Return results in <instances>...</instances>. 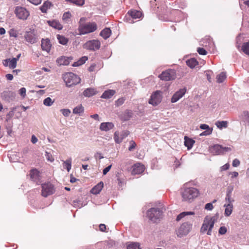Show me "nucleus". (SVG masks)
Segmentation results:
<instances>
[{
    "label": "nucleus",
    "mask_w": 249,
    "mask_h": 249,
    "mask_svg": "<svg viewBox=\"0 0 249 249\" xmlns=\"http://www.w3.org/2000/svg\"><path fill=\"white\" fill-rule=\"evenodd\" d=\"M163 208H152L147 211L149 219L154 223L159 222L162 217Z\"/></svg>",
    "instance_id": "nucleus-1"
},
{
    "label": "nucleus",
    "mask_w": 249,
    "mask_h": 249,
    "mask_svg": "<svg viewBox=\"0 0 249 249\" xmlns=\"http://www.w3.org/2000/svg\"><path fill=\"white\" fill-rule=\"evenodd\" d=\"M198 194V190L193 187L184 188L181 192L183 200L186 201H191L196 198Z\"/></svg>",
    "instance_id": "nucleus-2"
},
{
    "label": "nucleus",
    "mask_w": 249,
    "mask_h": 249,
    "mask_svg": "<svg viewBox=\"0 0 249 249\" xmlns=\"http://www.w3.org/2000/svg\"><path fill=\"white\" fill-rule=\"evenodd\" d=\"M63 78L66 86L68 87L79 84L81 81L80 78L72 72H68L64 74Z\"/></svg>",
    "instance_id": "nucleus-3"
},
{
    "label": "nucleus",
    "mask_w": 249,
    "mask_h": 249,
    "mask_svg": "<svg viewBox=\"0 0 249 249\" xmlns=\"http://www.w3.org/2000/svg\"><path fill=\"white\" fill-rule=\"evenodd\" d=\"M97 29V26L95 23H89L85 24H80L79 27L80 35H85L95 31Z\"/></svg>",
    "instance_id": "nucleus-4"
},
{
    "label": "nucleus",
    "mask_w": 249,
    "mask_h": 249,
    "mask_svg": "<svg viewBox=\"0 0 249 249\" xmlns=\"http://www.w3.org/2000/svg\"><path fill=\"white\" fill-rule=\"evenodd\" d=\"M211 153L213 155H222L227 152L231 151V148L229 147H223L222 145L216 144L210 147L209 149Z\"/></svg>",
    "instance_id": "nucleus-5"
},
{
    "label": "nucleus",
    "mask_w": 249,
    "mask_h": 249,
    "mask_svg": "<svg viewBox=\"0 0 249 249\" xmlns=\"http://www.w3.org/2000/svg\"><path fill=\"white\" fill-rule=\"evenodd\" d=\"M25 40L31 44L36 43L38 40V36L36 31L34 29H30L25 32L24 36Z\"/></svg>",
    "instance_id": "nucleus-6"
},
{
    "label": "nucleus",
    "mask_w": 249,
    "mask_h": 249,
    "mask_svg": "<svg viewBox=\"0 0 249 249\" xmlns=\"http://www.w3.org/2000/svg\"><path fill=\"white\" fill-rule=\"evenodd\" d=\"M41 187V195L45 197L53 194L55 192L54 186L50 182L42 184Z\"/></svg>",
    "instance_id": "nucleus-7"
},
{
    "label": "nucleus",
    "mask_w": 249,
    "mask_h": 249,
    "mask_svg": "<svg viewBox=\"0 0 249 249\" xmlns=\"http://www.w3.org/2000/svg\"><path fill=\"white\" fill-rule=\"evenodd\" d=\"M159 77L162 80L170 81L174 80L176 77V72L174 70H168L165 71H163L160 75Z\"/></svg>",
    "instance_id": "nucleus-8"
},
{
    "label": "nucleus",
    "mask_w": 249,
    "mask_h": 249,
    "mask_svg": "<svg viewBox=\"0 0 249 249\" xmlns=\"http://www.w3.org/2000/svg\"><path fill=\"white\" fill-rule=\"evenodd\" d=\"M100 42L98 40L93 39L86 42L83 45V48L90 51H95L100 48Z\"/></svg>",
    "instance_id": "nucleus-9"
},
{
    "label": "nucleus",
    "mask_w": 249,
    "mask_h": 249,
    "mask_svg": "<svg viewBox=\"0 0 249 249\" xmlns=\"http://www.w3.org/2000/svg\"><path fill=\"white\" fill-rule=\"evenodd\" d=\"M192 225L188 222L183 223L177 231L178 236L182 237L187 235L191 228Z\"/></svg>",
    "instance_id": "nucleus-10"
},
{
    "label": "nucleus",
    "mask_w": 249,
    "mask_h": 249,
    "mask_svg": "<svg viewBox=\"0 0 249 249\" xmlns=\"http://www.w3.org/2000/svg\"><path fill=\"white\" fill-rule=\"evenodd\" d=\"M162 92L160 90H157L151 96V98L149 100V103L153 106L158 105L161 101Z\"/></svg>",
    "instance_id": "nucleus-11"
},
{
    "label": "nucleus",
    "mask_w": 249,
    "mask_h": 249,
    "mask_svg": "<svg viewBox=\"0 0 249 249\" xmlns=\"http://www.w3.org/2000/svg\"><path fill=\"white\" fill-rule=\"evenodd\" d=\"M15 12L17 17L19 19H26L29 15V12L22 7H17Z\"/></svg>",
    "instance_id": "nucleus-12"
},
{
    "label": "nucleus",
    "mask_w": 249,
    "mask_h": 249,
    "mask_svg": "<svg viewBox=\"0 0 249 249\" xmlns=\"http://www.w3.org/2000/svg\"><path fill=\"white\" fill-rule=\"evenodd\" d=\"M186 91V89H181L177 91L171 98L172 103H176L185 94Z\"/></svg>",
    "instance_id": "nucleus-13"
},
{
    "label": "nucleus",
    "mask_w": 249,
    "mask_h": 249,
    "mask_svg": "<svg viewBox=\"0 0 249 249\" xmlns=\"http://www.w3.org/2000/svg\"><path fill=\"white\" fill-rule=\"evenodd\" d=\"M144 170V167L140 163L135 164L133 166L132 174L137 175L142 173Z\"/></svg>",
    "instance_id": "nucleus-14"
},
{
    "label": "nucleus",
    "mask_w": 249,
    "mask_h": 249,
    "mask_svg": "<svg viewBox=\"0 0 249 249\" xmlns=\"http://www.w3.org/2000/svg\"><path fill=\"white\" fill-rule=\"evenodd\" d=\"M233 190V186L232 185H230L228 186L225 197V201L227 203H232L234 201V199L231 197V195Z\"/></svg>",
    "instance_id": "nucleus-15"
},
{
    "label": "nucleus",
    "mask_w": 249,
    "mask_h": 249,
    "mask_svg": "<svg viewBox=\"0 0 249 249\" xmlns=\"http://www.w3.org/2000/svg\"><path fill=\"white\" fill-rule=\"evenodd\" d=\"M51 44L49 39H42L41 40V48L43 51L49 53L51 50Z\"/></svg>",
    "instance_id": "nucleus-16"
},
{
    "label": "nucleus",
    "mask_w": 249,
    "mask_h": 249,
    "mask_svg": "<svg viewBox=\"0 0 249 249\" xmlns=\"http://www.w3.org/2000/svg\"><path fill=\"white\" fill-rule=\"evenodd\" d=\"M216 221V218L214 216L211 217L210 218H208L207 217V225H208L209 226V229L207 231V234L208 235H211L212 233V230L214 224Z\"/></svg>",
    "instance_id": "nucleus-17"
},
{
    "label": "nucleus",
    "mask_w": 249,
    "mask_h": 249,
    "mask_svg": "<svg viewBox=\"0 0 249 249\" xmlns=\"http://www.w3.org/2000/svg\"><path fill=\"white\" fill-rule=\"evenodd\" d=\"M71 59L66 56H61L57 59L56 62L59 65H68Z\"/></svg>",
    "instance_id": "nucleus-18"
},
{
    "label": "nucleus",
    "mask_w": 249,
    "mask_h": 249,
    "mask_svg": "<svg viewBox=\"0 0 249 249\" xmlns=\"http://www.w3.org/2000/svg\"><path fill=\"white\" fill-rule=\"evenodd\" d=\"M97 90L92 88H89L86 89L83 92V94L85 97H90L97 93Z\"/></svg>",
    "instance_id": "nucleus-19"
},
{
    "label": "nucleus",
    "mask_w": 249,
    "mask_h": 249,
    "mask_svg": "<svg viewBox=\"0 0 249 249\" xmlns=\"http://www.w3.org/2000/svg\"><path fill=\"white\" fill-rule=\"evenodd\" d=\"M114 124L110 122L102 123L100 124V129L102 131H107L113 128Z\"/></svg>",
    "instance_id": "nucleus-20"
},
{
    "label": "nucleus",
    "mask_w": 249,
    "mask_h": 249,
    "mask_svg": "<svg viewBox=\"0 0 249 249\" xmlns=\"http://www.w3.org/2000/svg\"><path fill=\"white\" fill-rule=\"evenodd\" d=\"M30 178L34 181L37 182L40 179L39 172L36 169H33L31 170Z\"/></svg>",
    "instance_id": "nucleus-21"
},
{
    "label": "nucleus",
    "mask_w": 249,
    "mask_h": 249,
    "mask_svg": "<svg viewBox=\"0 0 249 249\" xmlns=\"http://www.w3.org/2000/svg\"><path fill=\"white\" fill-rule=\"evenodd\" d=\"M103 186V182L102 181L100 182L91 190V193L94 195L99 194L102 190Z\"/></svg>",
    "instance_id": "nucleus-22"
},
{
    "label": "nucleus",
    "mask_w": 249,
    "mask_h": 249,
    "mask_svg": "<svg viewBox=\"0 0 249 249\" xmlns=\"http://www.w3.org/2000/svg\"><path fill=\"white\" fill-rule=\"evenodd\" d=\"M224 207H225L224 213L225 216H230L233 210V205L232 203H228L227 204H224Z\"/></svg>",
    "instance_id": "nucleus-23"
},
{
    "label": "nucleus",
    "mask_w": 249,
    "mask_h": 249,
    "mask_svg": "<svg viewBox=\"0 0 249 249\" xmlns=\"http://www.w3.org/2000/svg\"><path fill=\"white\" fill-rule=\"evenodd\" d=\"M115 93V90L112 89H108L104 91L101 97L104 99H110L114 95Z\"/></svg>",
    "instance_id": "nucleus-24"
},
{
    "label": "nucleus",
    "mask_w": 249,
    "mask_h": 249,
    "mask_svg": "<svg viewBox=\"0 0 249 249\" xmlns=\"http://www.w3.org/2000/svg\"><path fill=\"white\" fill-rule=\"evenodd\" d=\"M195 141L192 139H190L187 136L184 137V145L186 146L188 149H190L192 148Z\"/></svg>",
    "instance_id": "nucleus-25"
},
{
    "label": "nucleus",
    "mask_w": 249,
    "mask_h": 249,
    "mask_svg": "<svg viewBox=\"0 0 249 249\" xmlns=\"http://www.w3.org/2000/svg\"><path fill=\"white\" fill-rule=\"evenodd\" d=\"M111 34V31L108 28H106L103 30L100 33V35L102 36L104 39L108 38Z\"/></svg>",
    "instance_id": "nucleus-26"
},
{
    "label": "nucleus",
    "mask_w": 249,
    "mask_h": 249,
    "mask_svg": "<svg viewBox=\"0 0 249 249\" xmlns=\"http://www.w3.org/2000/svg\"><path fill=\"white\" fill-rule=\"evenodd\" d=\"M128 14L131 16L133 19L139 18L142 17V13L137 10H132L128 12Z\"/></svg>",
    "instance_id": "nucleus-27"
},
{
    "label": "nucleus",
    "mask_w": 249,
    "mask_h": 249,
    "mask_svg": "<svg viewBox=\"0 0 249 249\" xmlns=\"http://www.w3.org/2000/svg\"><path fill=\"white\" fill-rule=\"evenodd\" d=\"M186 64L190 68L193 69L198 64V63L196 59L192 58L186 61Z\"/></svg>",
    "instance_id": "nucleus-28"
},
{
    "label": "nucleus",
    "mask_w": 249,
    "mask_h": 249,
    "mask_svg": "<svg viewBox=\"0 0 249 249\" xmlns=\"http://www.w3.org/2000/svg\"><path fill=\"white\" fill-rule=\"evenodd\" d=\"M49 25L52 27L61 30L62 29L63 26L62 25L57 21L53 20V21H48Z\"/></svg>",
    "instance_id": "nucleus-29"
},
{
    "label": "nucleus",
    "mask_w": 249,
    "mask_h": 249,
    "mask_svg": "<svg viewBox=\"0 0 249 249\" xmlns=\"http://www.w3.org/2000/svg\"><path fill=\"white\" fill-rule=\"evenodd\" d=\"M88 60V57L84 56L80 58L77 61L75 62L72 64L73 67H78L84 64Z\"/></svg>",
    "instance_id": "nucleus-30"
},
{
    "label": "nucleus",
    "mask_w": 249,
    "mask_h": 249,
    "mask_svg": "<svg viewBox=\"0 0 249 249\" xmlns=\"http://www.w3.org/2000/svg\"><path fill=\"white\" fill-rule=\"evenodd\" d=\"M216 126L221 129L223 128H227L228 127V122L226 121H217L215 123Z\"/></svg>",
    "instance_id": "nucleus-31"
},
{
    "label": "nucleus",
    "mask_w": 249,
    "mask_h": 249,
    "mask_svg": "<svg viewBox=\"0 0 249 249\" xmlns=\"http://www.w3.org/2000/svg\"><path fill=\"white\" fill-rule=\"evenodd\" d=\"M195 214V213L194 212H182V213H180V214H179L177 216V218H176V220L178 221L180 220L183 217H185L186 215H193V214Z\"/></svg>",
    "instance_id": "nucleus-32"
},
{
    "label": "nucleus",
    "mask_w": 249,
    "mask_h": 249,
    "mask_svg": "<svg viewBox=\"0 0 249 249\" xmlns=\"http://www.w3.org/2000/svg\"><path fill=\"white\" fill-rule=\"evenodd\" d=\"M241 50L245 53L249 55V41L243 43Z\"/></svg>",
    "instance_id": "nucleus-33"
},
{
    "label": "nucleus",
    "mask_w": 249,
    "mask_h": 249,
    "mask_svg": "<svg viewBox=\"0 0 249 249\" xmlns=\"http://www.w3.org/2000/svg\"><path fill=\"white\" fill-rule=\"evenodd\" d=\"M63 166H66L67 170L69 172L71 167V159L69 158L63 162Z\"/></svg>",
    "instance_id": "nucleus-34"
},
{
    "label": "nucleus",
    "mask_w": 249,
    "mask_h": 249,
    "mask_svg": "<svg viewBox=\"0 0 249 249\" xmlns=\"http://www.w3.org/2000/svg\"><path fill=\"white\" fill-rule=\"evenodd\" d=\"M226 78V73L224 72H222L217 76V82L219 83H222L224 81Z\"/></svg>",
    "instance_id": "nucleus-35"
},
{
    "label": "nucleus",
    "mask_w": 249,
    "mask_h": 249,
    "mask_svg": "<svg viewBox=\"0 0 249 249\" xmlns=\"http://www.w3.org/2000/svg\"><path fill=\"white\" fill-rule=\"evenodd\" d=\"M18 59H15V58H13L11 59H10V61L9 63V67L10 69H14L17 67Z\"/></svg>",
    "instance_id": "nucleus-36"
},
{
    "label": "nucleus",
    "mask_w": 249,
    "mask_h": 249,
    "mask_svg": "<svg viewBox=\"0 0 249 249\" xmlns=\"http://www.w3.org/2000/svg\"><path fill=\"white\" fill-rule=\"evenodd\" d=\"M51 3L49 1L45 2L40 7V9L43 13H46L48 8L50 7Z\"/></svg>",
    "instance_id": "nucleus-37"
},
{
    "label": "nucleus",
    "mask_w": 249,
    "mask_h": 249,
    "mask_svg": "<svg viewBox=\"0 0 249 249\" xmlns=\"http://www.w3.org/2000/svg\"><path fill=\"white\" fill-rule=\"evenodd\" d=\"M57 38L59 43L62 45H66L68 43V39L62 36L57 35Z\"/></svg>",
    "instance_id": "nucleus-38"
},
{
    "label": "nucleus",
    "mask_w": 249,
    "mask_h": 249,
    "mask_svg": "<svg viewBox=\"0 0 249 249\" xmlns=\"http://www.w3.org/2000/svg\"><path fill=\"white\" fill-rule=\"evenodd\" d=\"M127 249H141L138 243H131L127 245Z\"/></svg>",
    "instance_id": "nucleus-39"
},
{
    "label": "nucleus",
    "mask_w": 249,
    "mask_h": 249,
    "mask_svg": "<svg viewBox=\"0 0 249 249\" xmlns=\"http://www.w3.org/2000/svg\"><path fill=\"white\" fill-rule=\"evenodd\" d=\"M207 217L205 218L204 223L201 228L200 231L201 232H205L209 229L208 225H207Z\"/></svg>",
    "instance_id": "nucleus-40"
},
{
    "label": "nucleus",
    "mask_w": 249,
    "mask_h": 249,
    "mask_svg": "<svg viewBox=\"0 0 249 249\" xmlns=\"http://www.w3.org/2000/svg\"><path fill=\"white\" fill-rule=\"evenodd\" d=\"M114 139L116 143H120L123 141L121 137H119V133L118 131L114 133Z\"/></svg>",
    "instance_id": "nucleus-41"
},
{
    "label": "nucleus",
    "mask_w": 249,
    "mask_h": 249,
    "mask_svg": "<svg viewBox=\"0 0 249 249\" xmlns=\"http://www.w3.org/2000/svg\"><path fill=\"white\" fill-rule=\"evenodd\" d=\"M71 17V14L70 12H65L64 13L63 16V19L66 22H68L70 21V19Z\"/></svg>",
    "instance_id": "nucleus-42"
},
{
    "label": "nucleus",
    "mask_w": 249,
    "mask_h": 249,
    "mask_svg": "<svg viewBox=\"0 0 249 249\" xmlns=\"http://www.w3.org/2000/svg\"><path fill=\"white\" fill-rule=\"evenodd\" d=\"M53 102L50 97H47L43 101L44 105L48 107L51 106L53 104Z\"/></svg>",
    "instance_id": "nucleus-43"
},
{
    "label": "nucleus",
    "mask_w": 249,
    "mask_h": 249,
    "mask_svg": "<svg viewBox=\"0 0 249 249\" xmlns=\"http://www.w3.org/2000/svg\"><path fill=\"white\" fill-rule=\"evenodd\" d=\"M212 132L213 128L211 127V129H208V130L204 131V132L201 133L199 135L200 136L210 135L212 133Z\"/></svg>",
    "instance_id": "nucleus-44"
},
{
    "label": "nucleus",
    "mask_w": 249,
    "mask_h": 249,
    "mask_svg": "<svg viewBox=\"0 0 249 249\" xmlns=\"http://www.w3.org/2000/svg\"><path fill=\"white\" fill-rule=\"evenodd\" d=\"M129 144L130 146L128 147V150L131 151L136 147V144L135 142L133 140H131L129 142Z\"/></svg>",
    "instance_id": "nucleus-45"
},
{
    "label": "nucleus",
    "mask_w": 249,
    "mask_h": 249,
    "mask_svg": "<svg viewBox=\"0 0 249 249\" xmlns=\"http://www.w3.org/2000/svg\"><path fill=\"white\" fill-rule=\"evenodd\" d=\"M45 157L48 161H50L51 162H53L54 160V159L52 155L48 152H45Z\"/></svg>",
    "instance_id": "nucleus-46"
},
{
    "label": "nucleus",
    "mask_w": 249,
    "mask_h": 249,
    "mask_svg": "<svg viewBox=\"0 0 249 249\" xmlns=\"http://www.w3.org/2000/svg\"><path fill=\"white\" fill-rule=\"evenodd\" d=\"M227 231V228L225 226H222L221 227L218 231V232L220 234L224 235L225 234Z\"/></svg>",
    "instance_id": "nucleus-47"
},
{
    "label": "nucleus",
    "mask_w": 249,
    "mask_h": 249,
    "mask_svg": "<svg viewBox=\"0 0 249 249\" xmlns=\"http://www.w3.org/2000/svg\"><path fill=\"white\" fill-rule=\"evenodd\" d=\"M197 52L200 55H206L207 53V52L203 48H198Z\"/></svg>",
    "instance_id": "nucleus-48"
},
{
    "label": "nucleus",
    "mask_w": 249,
    "mask_h": 249,
    "mask_svg": "<svg viewBox=\"0 0 249 249\" xmlns=\"http://www.w3.org/2000/svg\"><path fill=\"white\" fill-rule=\"evenodd\" d=\"M125 99L123 97L118 99L116 102V105L117 107H119L122 105L124 102Z\"/></svg>",
    "instance_id": "nucleus-49"
},
{
    "label": "nucleus",
    "mask_w": 249,
    "mask_h": 249,
    "mask_svg": "<svg viewBox=\"0 0 249 249\" xmlns=\"http://www.w3.org/2000/svg\"><path fill=\"white\" fill-rule=\"evenodd\" d=\"M129 134V131L128 130H124L122 132L121 134V138L123 140L124 139L126 138Z\"/></svg>",
    "instance_id": "nucleus-50"
},
{
    "label": "nucleus",
    "mask_w": 249,
    "mask_h": 249,
    "mask_svg": "<svg viewBox=\"0 0 249 249\" xmlns=\"http://www.w3.org/2000/svg\"><path fill=\"white\" fill-rule=\"evenodd\" d=\"M26 90L25 88H21L19 90V93L23 98H24V97H25V96L26 95Z\"/></svg>",
    "instance_id": "nucleus-51"
},
{
    "label": "nucleus",
    "mask_w": 249,
    "mask_h": 249,
    "mask_svg": "<svg viewBox=\"0 0 249 249\" xmlns=\"http://www.w3.org/2000/svg\"><path fill=\"white\" fill-rule=\"evenodd\" d=\"M243 116L244 117L245 120L247 122V123L249 124V112L248 111H244Z\"/></svg>",
    "instance_id": "nucleus-52"
},
{
    "label": "nucleus",
    "mask_w": 249,
    "mask_h": 249,
    "mask_svg": "<svg viewBox=\"0 0 249 249\" xmlns=\"http://www.w3.org/2000/svg\"><path fill=\"white\" fill-rule=\"evenodd\" d=\"M213 208V207L212 203H207L205 206V209L207 210L211 211Z\"/></svg>",
    "instance_id": "nucleus-53"
},
{
    "label": "nucleus",
    "mask_w": 249,
    "mask_h": 249,
    "mask_svg": "<svg viewBox=\"0 0 249 249\" xmlns=\"http://www.w3.org/2000/svg\"><path fill=\"white\" fill-rule=\"evenodd\" d=\"M60 111L63 115L66 117L69 116L71 113L70 110H60Z\"/></svg>",
    "instance_id": "nucleus-54"
},
{
    "label": "nucleus",
    "mask_w": 249,
    "mask_h": 249,
    "mask_svg": "<svg viewBox=\"0 0 249 249\" xmlns=\"http://www.w3.org/2000/svg\"><path fill=\"white\" fill-rule=\"evenodd\" d=\"M239 164L240 161L238 159H235L233 160L232 165L233 167H237L239 165Z\"/></svg>",
    "instance_id": "nucleus-55"
},
{
    "label": "nucleus",
    "mask_w": 249,
    "mask_h": 249,
    "mask_svg": "<svg viewBox=\"0 0 249 249\" xmlns=\"http://www.w3.org/2000/svg\"><path fill=\"white\" fill-rule=\"evenodd\" d=\"M200 128L201 129L207 130L208 129H211V128L209 127V126L206 124H201L200 125Z\"/></svg>",
    "instance_id": "nucleus-56"
},
{
    "label": "nucleus",
    "mask_w": 249,
    "mask_h": 249,
    "mask_svg": "<svg viewBox=\"0 0 249 249\" xmlns=\"http://www.w3.org/2000/svg\"><path fill=\"white\" fill-rule=\"evenodd\" d=\"M111 166H112V165H110L108 166L106 168H105L103 170V174L104 175H106L107 174V173L109 171V170H110V169L111 168Z\"/></svg>",
    "instance_id": "nucleus-57"
},
{
    "label": "nucleus",
    "mask_w": 249,
    "mask_h": 249,
    "mask_svg": "<svg viewBox=\"0 0 249 249\" xmlns=\"http://www.w3.org/2000/svg\"><path fill=\"white\" fill-rule=\"evenodd\" d=\"M229 167H230L229 164L226 163L225 165H224L221 167V168H220L221 171H223L227 170L229 168Z\"/></svg>",
    "instance_id": "nucleus-58"
},
{
    "label": "nucleus",
    "mask_w": 249,
    "mask_h": 249,
    "mask_svg": "<svg viewBox=\"0 0 249 249\" xmlns=\"http://www.w3.org/2000/svg\"><path fill=\"white\" fill-rule=\"evenodd\" d=\"M29 1H30L31 3L35 4V5H38L40 4L41 2V0H28Z\"/></svg>",
    "instance_id": "nucleus-59"
},
{
    "label": "nucleus",
    "mask_w": 249,
    "mask_h": 249,
    "mask_svg": "<svg viewBox=\"0 0 249 249\" xmlns=\"http://www.w3.org/2000/svg\"><path fill=\"white\" fill-rule=\"evenodd\" d=\"M96 159H102L104 158V157L102 156V154L100 152H96L94 156Z\"/></svg>",
    "instance_id": "nucleus-60"
},
{
    "label": "nucleus",
    "mask_w": 249,
    "mask_h": 249,
    "mask_svg": "<svg viewBox=\"0 0 249 249\" xmlns=\"http://www.w3.org/2000/svg\"><path fill=\"white\" fill-rule=\"evenodd\" d=\"M100 230L102 231H105L106 230V226L104 224H101L99 225Z\"/></svg>",
    "instance_id": "nucleus-61"
},
{
    "label": "nucleus",
    "mask_w": 249,
    "mask_h": 249,
    "mask_svg": "<svg viewBox=\"0 0 249 249\" xmlns=\"http://www.w3.org/2000/svg\"><path fill=\"white\" fill-rule=\"evenodd\" d=\"M37 141H38L37 138L35 135H33L32 136L31 142L35 144V143H36Z\"/></svg>",
    "instance_id": "nucleus-62"
},
{
    "label": "nucleus",
    "mask_w": 249,
    "mask_h": 249,
    "mask_svg": "<svg viewBox=\"0 0 249 249\" xmlns=\"http://www.w3.org/2000/svg\"><path fill=\"white\" fill-rule=\"evenodd\" d=\"M9 61H10V59H6L4 60L2 62L3 65L5 67L9 66Z\"/></svg>",
    "instance_id": "nucleus-63"
},
{
    "label": "nucleus",
    "mask_w": 249,
    "mask_h": 249,
    "mask_svg": "<svg viewBox=\"0 0 249 249\" xmlns=\"http://www.w3.org/2000/svg\"><path fill=\"white\" fill-rule=\"evenodd\" d=\"M6 129H7V132L8 134L9 135L11 136L12 132V129L11 126L10 125L7 126L6 127Z\"/></svg>",
    "instance_id": "nucleus-64"
}]
</instances>
